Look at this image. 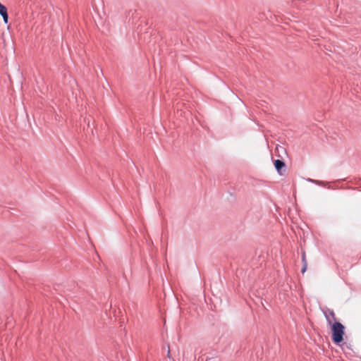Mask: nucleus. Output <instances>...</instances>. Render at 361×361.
<instances>
[{
    "instance_id": "7ed1b4c3",
    "label": "nucleus",
    "mask_w": 361,
    "mask_h": 361,
    "mask_svg": "<svg viewBox=\"0 0 361 361\" xmlns=\"http://www.w3.org/2000/svg\"><path fill=\"white\" fill-rule=\"evenodd\" d=\"M0 15L2 16L4 23H8V15L7 8L5 6L1 4V3H0Z\"/></svg>"
},
{
    "instance_id": "f03ea898",
    "label": "nucleus",
    "mask_w": 361,
    "mask_h": 361,
    "mask_svg": "<svg viewBox=\"0 0 361 361\" xmlns=\"http://www.w3.org/2000/svg\"><path fill=\"white\" fill-rule=\"evenodd\" d=\"M324 316L329 325L332 326L336 322V317L334 312L331 310H328L324 312Z\"/></svg>"
},
{
    "instance_id": "f257e3e1",
    "label": "nucleus",
    "mask_w": 361,
    "mask_h": 361,
    "mask_svg": "<svg viewBox=\"0 0 361 361\" xmlns=\"http://www.w3.org/2000/svg\"><path fill=\"white\" fill-rule=\"evenodd\" d=\"M331 329L332 331V341L336 344L341 343L343 341V336L345 334L344 326L340 322H334V324L331 326Z\"/></svg>"
},
{
    "instance_id": "20e7f679",
    "label": "nucleus",
    "mask_w": 361,
    "mask_h": 361,
    "mask_svg": "<svg viewBox=\"0 0 361 361\" xmlns=\"http://www.w3.org/2000/svg\"><path fill=\"white\" fill-rule=\"evenodd\" d=\"M274 166H275L276 169H277V171H279L280 169L285 166V164L283 161H282L279 159H277V160H275V161H274Z\"/></svg>"
},
{
    "instance_id": "39448f33",
    "label": "nucleus",
    "mask_w": 361,
    "mask_h": 361,
    "mask_svg": "<svg viewBox=\"0 0 361 361\" xmlns=\"http://www.w3.org/2000/svg\"><path fill=\"white\" fill-rule=\"evenodd\" d=\"M302 264H306V263H307V259H306V255H305V252H302Z\"/></svg>"
},
{
    "instance_id": "423d86ee",
    "label": "nucleus",
    "mask_w": 361,
    "mask_h": 361,
    "mask_svg": "<svg viewBox=\"0 0 361 361\" xmlns=\"http://www.w3.org/2000/svg\"><path fill=\"white\" fill-rule=\"evenodd\" d=\"M307 269V263L303 264L302 269V273L304 274Z\"/></svg>"
}]
</instances>
